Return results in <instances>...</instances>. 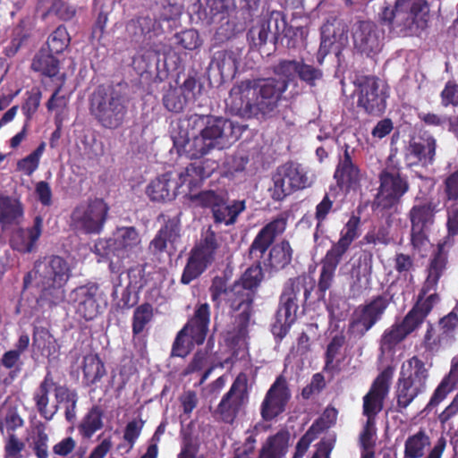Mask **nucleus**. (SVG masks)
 Masks as SVG:
<instances>
[{"label":"nucleus","instance_id":"nucleus-1","mask_svg":"<svg viewBox=\"0 0 458 458\" xmlns=\"http://www.w3.org/2000/svg\"><path fill=\"white\" fill-rule=\"evenodd\" d=\"M299 65L295 60H282L274 67L280 80L258 78L237 83L230 90L227 106L242 117L270 115L278 107L289 83L298 75Z\"/></svg>","mask_w":458,"mask_h":458},{"label":"nucleus","instance_id":"nucleus-2","mask_svg":"<svg viewBox=\"0 0 458 458\" xmlns=\"http://www.w3.org/2000/svg\"><path fill=\"white\" fill-rule=\"evenodd\" d=\"M233 123L222 117L191 114L180 119L172 131L174 144L191 158L224 149L236 139Z\"/></svg>","mask_w":458,"mask_h":458},{"label":"nucleus","instance_id":"nucleus-3","mask_svg":"<svg viewBox=\"0 0 458 458\" xmlns=\"http://www.w3.org/2000/svg\"><path fill=\"white\" fill-rule=\"evenodd\" d=\"M71 270L68 263L58 256L46 258L36 262L34 269L24 277V286L34 282L40 292L39 299L56 305L64 300V285L69 280Z\"/></svg>","mask_w":458,"mask_h":458},{"label":"nucleus","instance_id":"nucleus-4","mask_svg":"<svg viewBox=\"0 0 458 458\" xmlns=\"http://www.w3.org/2000/svg\"><path fill=\"white\" fill-rule=\"evenodd\" d=\"M263 278L262 269L259 264L249 267L240 281H237L226 293V301L230 306L232 317L234 319V328L232 339L237 342L244 341L247 335V327L250 322L251 303L254 288Z\"/></svg>","mask_w":458,"mask_h":458},{"label":"nucleus","instance_id":"nucleus-5","mask_svg":"<svg viewBox=\"0 0 458 458\" xmlns=\"http://www.w3.org/2000/svg\"><path fill=\"white\" fill-rule=\"evenodd\" d=\"M428 16L426 0H395L394 7H385L381 13L390 32L399 37L419 35L427 27Z\"/></svg>","mask_w":458,"mask_h":458},{"label":"nucleus","instance_id":"nucleus-6","mask_svg":"<svg viewBox=\"0 0 458 458\" xmlns=\"http://www.w3.org/2000/svg\"><path fill=\"white\" fill-rule=\"evenodd\" d=\"M99 256H106L113 273H120L126 263L137 258L141 250V238L133 226L119 227L109 239H100L94 246Z\"/></svg>","mask_w":458,"mask_h":458},{"label":"nucleus","instance_id":"nucleus-7","mask_svg":"<svg viewBox=\"0 0 458 458\" xmlns=\"http://www.w3.org/2000/svg\"><path fill=\"white\" fill-rule=\"evenodd\" d=\"M128 98L119 89L99 87L92 95L90 112L108 129L119 127L127 112Z\"/></svg>","mask_w":458,"mask_h":458},{"label":"nucleus","instance_id":"nucleus-8","mask_svg":"<svg viewBox=\"0 0 458 458\" xmlns=\"http://www.w3.org/2000/svg\"><path fill=\"white\" fill-rule=\"evenodd\" d=\"M307 281L306 276H298L289 279L284 284L276 319L272 325V332L276 337L285 336L294 323L299 309V296L302 293L305 300L309 297L310 290L306 286Z\"/></svg>","mask_w":458,"mask_h":458},{"label":"nucleus","instance_id":"nucleus-9","mask_svg":"<svg viewBox=\"0 0 458 458\" xmlns=\"http://www.w3.org/2000/svg\"><path fill=\"white\" fill-rule=\"evenodd\" d=\"M428 376V368L416 356L403 363L396 392L400 408L408 407L416 397L426 392Z\"/></svg>","mask_w":458,"mask_h":458},{"label":"nucleus","instance_id":"nucleus-10","mask_svg":"<svg viewBox=\"0 0 458 458\" xmlns=\"http://www.w3.org/2000/svg\"><path fill=\"white\" fill-rule=\"evenodd\" d=\"M210 322V309L208 303L196 307L193 317L178 333L172 348V355L185 357L195 344H202L206 339Z\"/></svg>","mask_w":458,"mask_h":458},{"label":"nucleus","instance_id":"nucleus-11","mask_svg":"<svg viewBox=\"0 0 458 458\" xmlns=\"http://www.w3.org/2000/svg\"><path fill=\"white\" fill-rule=\"evenodd\" d=\"M379 182L374 204L382 209H389L397 205L409 190L406 178L402 176L400 169L394 165H387L381 171Z\"/></svg>","mask_w":458,"mask_h":458},{"label":"nucleus","instance_id":"nucleus-12","mask_svg":"<svg viewBox=\"0 0 458 458\" xmlns=\"http://www.w3.org/2000/svg\"><path fill=\"white\" fill-rule=\"evenodd\" d=\"M388 304L386 296L378 295L359 305L350 318L348 334L354 338H361L381 319Z\"/></svg>","mask_w":458,"mask_h":458},{"label":"nucleus","instance_id":"nucleus-13","mask_svg":"<svg viewBox=\"0 0 458 458\" xmlns=\"http://www.w3.org/2000/svg\"><path fill=\"white\" fill-rule=\"evenodd\" d=\"M108 211L107 205L101 199L78 206L72 213V227L84 233H99Z\"/></svg>","mask_w":458,"mask_h":458},{"label":"nucleus","instance_id":"nucleus-14","mask_svg":"<svg viewBox=\"0 0 458 458\" xmlns=\"http://www.w3.org/2000/svg\"><path fill=\"white\" fill-rule=\"evenodd\" d=\"M445 255L436 254L428 267V274L419 294L414 309L424 319L439 301L436 293L438 280L445 269Z\"/></svg>","mask_w":458,"mask_h":458},{"label":"nucleus","instance_id":"nucleus-15","mask_svg":"<svg viewBox=\"0 0 458 458\" xmlns=\"http://www.w3.org/2000/svg\"><path fill=\"white\" fill-rule=\"evenodd\" d=\"M358 106L368 114H380L386 108L387 98L386 85L375 77H364L359 80Z\"/></svg>","mask_w":458,"mask_h":458},{"label":"nucleus","instance_id":"nucleus-16","mask_svg":"<svg viewBox=\"0 0 458 458\" xmlns=\"http://www.w3.org/2000/svg\"><path fill=\"white\" fill-rule=\"evenodd\" d=\"M216 250V237L211 233L192 250L182 275L181 282L183 284H188L197 278L213 262Z\"/></svg>","mask_w":458,"mask_h":458},{"label":"nucleus","instance_id":"nucleus-17","mask_svg":"<svg viewBox=\"0 0 458 458\" xmlns=\"http://www.w3.org/2000/svg\"><path fill=\"white\" fill-rule=\"evenodd\" d=\"M247 376L241 373L233 381L230 390L224 395L217 407L223 421L232 423L247 402Z\"/></svg>","mask_w":458,"mask_h":458},{"label":"nucleus","instance_id":"nucleus-18","mask_svg":"<svg viewBox=\"0 0 458 458\" xmlns=\"http://www.w3.org/2000/svg\"><path fill=\"white\" fill-rule=\"evenodd\" d=\"M352 39L357 51L367 56H372L381 51L385 33L371 21H360L353 27Z\"/></svg>","mask_w":458,"mask_h":458},{"label":"nucleus","instance_id":"nucleus-19","mask_svg":"<svg viewBox=\"0 0 458 458\" xmlns=\"http://www.w3.org/2000/svg\"><path fill=\"white\" fill-rule=\"evenodd\" d=\"M290 434L281 430L268 437L259 450V458H283L289 447ZM256 439L250 435L247 437L245 443L238 450L236 458H247L255 449Z\"/></svg>","mask_w":458,"mask_h":458},{"label":"nucleus","instance_id":"nucleus-20","mask_svg":"<svg viewBox=\"0 0 458 458\" xmlns=\"http://www.w3.org/2000/svg\"><path fill=\"white\" fill-rule=\"evenodd\" d=\"M457 328L458 315L454 310L439 320L437 330L432 325H428L424 335L426 349L428 351H437L440 347L451 345L455 339Z\"/></svg>","mask_w":458,"mask_h":458},{"label":"nucleus","instance_id":"nucleus-21","mask_svg":"<svg viewBox=\"0 0 458 458\" xmlns=\"http://www.w3.org/2000/svg\"><path fill=\"white\" fill-rule=\"evenodd\" d=\"M436 147V139L427 133L412 138L405 152L407 165L411 167L431 165L435 160Z\"/></svg>","mask_w":458,"mask_h":458},{"label":"nucleus","instance_id":"nucleus-22","mask_svg":"<svg viewBox=\"0 0 458 458\" xmlns=\"http://www.w3.org/2000/svg\"><path fill=\"white\" fill-rule=\"evenodd\" d=\"M290 398L291 393L288 389L286 380L283 377H278L270 386L262 402V418L265 420H270L282 413Z\"/></svg>","mask_w":458,"mask_h":458},{"label":"nucleus","instance_id":"nucleus-23","mask_svg":"<svg viewBox=\"0 0 458 458\" xmlns=\"http://www.w3.org/2000/svg\"><path fill=\"white\" fill-rule=\"evenodd\" d=\"M216 168L217 164L215 160L206 159L190 164L182 170L174 174V176L179 182V189L184 185L188 187V196L190 197L191 193H194V189L198 188L202 181L209 177Z\"/></svg>","mask_w":458,"mask_h":458},{"label":"nucleus","instance_id":"nucleus-24","mask_svg":"<svg viewBox=\"0 0 458 458\" xmlns=\"http://www.w3.org/2000/svg\"><path fill=\"white\" fill-rule=\"evenodd\" d=\"M98 287L95 284L80 286L71 292L69 301L73 305L76 313L90 320L98 314Z\"/></svg>","mask_w":458,"mask_h":458},{"label":"nucleus","instance_id":"nucleus-25","mask_svg":"<svg viewBox=\"0 0 458 458\" xmlns=\"http://www.w3.org/2000/svg\"><path fill=\"white\" fill-rule=\"evenodd\" d=\"M58 387L59 384L54 381L50 373H47L33 394L37 410L46 420H52L57 412L55 399Z\"/></svg>","mask_w":458,"mask_h":458},{"label":"nucleus","instance_id":"nucleus-26","mask_svg":"<svg viewBox=\"0 0 458 458\" xmlns=\"http://www.w3.org/2000/svg\"><path fill=\"white\" fill-rule=\"evenodd\" d=\"M285 26V21L278 12H273L267 18L257 21L248 33L249 39L255 47L267 42L269 35L276 36Z\"/></svg>","mask_w":458,"mask_h":458},{"label":"nucleus","instance_id":"nucleus-27","mask_svg":"<svg viewBox=\"0 0 458 458\" xmlns=\"http://www.w3.org/2000/svg\"><path fill=\"white\" fill-rule=\"evenodd\" d=\"M286 227V219L279 216L264 226L255 237L250 248L251 259H259L272 244L276 235L282 233Z\"/></svg>","mask_w":458,"mask_h":458},{"label":"nucleus","instance_id":"nucleus-28","mask_svg":"<svg viewBox=\"0 0 458 458\" xmlns=\"http://www.w3.org/2000/svg\"><path fill=\"white\" fill-rule=\"evenodd\" d=\"M180 239V225L178 221L173 219L157 232L154 239L149 243V250L153 254L161 252H172L175 250V245Z\"/></svg>","mask_w":458,"mask_h":458},{"label":"nucleus","instance_id":"nucleus-29","mask_svg":"<svg viewBox=\"0 0 458 458\" xmlns=\"http://www.w3.org/2000/svg\"><path fill=\"white\" fill-rule=\"evenodd\" d=\"M43 219L36 216L33 225L27 229H17L13 233L10 242L13 250L22 253L31 252L42 233Z\"/></svg>","mask_w":458,"mask_h":458},{"label":"nucleus","instance_id":"nucleus-30","mask_svg":"<svg viewBox=\"0 0 458 458\" xmlns=\"http://www.w3.org/2000/svg\"><path fill=\"white\" fill-rule=\"evenodd\" d=\"M334 176L339 187L345 191L359 186L362 174L358 166L352 162L347 149L340 158Z\"/></svg>","mask_w":458,"mask_h":458},{"label":"nucleus","instance_id":"nucleus-31","mask_svg":"<svg viewBox=\"0 0 458 458\" xmlns=\"http://www.w3.org/2000/svg\"><path fill=\"white\" fill-rule=\"evenodd\" d=\"M178 191L179 182L173 173H165L156 178L147 187L148 196L155 201L173 199Z\"/></svg>","mask_w":458,"mask_h":458},{"label":"nucleus","instance_id":"nucleus-32","mask_svg":"<svg viewBox=\"0 0 458 458\" xmlns=\"http://www.w3.org/2000/svg\"><path fill=\"white\" fill-rule=\"evenodd\" d=\"M387 393L386 381L377 377L369 392L363 397V414L367 420H375V416L383 408V400Z\"/></svg>","mask_w":458,"mask_h":458},{"label":"nucleus","instance_id":"nucleus-33","mask_svg":"<svg viewBox=\"0 0 458 458\" xmlns=\"http://www.w3.org/2000/svg\"><path fill=\"white\" fill-rule=\"evenodd\" d=\"M405 333L395 323L386 328L379 341V351L382 358L392 360L397 346L406 338Z\"/></svg>","mask_w":458,"mask_h":458},{"label":"nucleus","instance_id":"nucleus-34","mask_svg":"<svg viewBox=\"0 0 458 458\" xmlns=\"http://www.w3.org/2000/svg\"><path fill=\"white\" fill-rule=\"evenodd\" d=\"M246 208L244 200H232L228 202V196L222 201L213 215L216 224L231 225L236 223L238 216Z\"/></svg>","mask_w":458,"mask_h":458},{"label":"nucleus","instance_id":"nucleus-35","mask_svg":"<svg viewBox=\"0 0 458 458\" xmlns=\"http://www.w3.org/2000/svg\"><path fill=\"white\" fill-rule=\"evenodd\" d=\"M338 33L332 24H326L322 28L319 53L326 55L331 49L340 51L347 42V35L344 27L337 28Z\"/></svg>","mask_w":458,"mask_h":458},{"label":"nucleus","instance_id":"nucleus-36","mask_svg":"<svg viewBox=\"0 0 458 458\" xmlns=\"http://www.w3.org/2000/svg\"><path fill=\"white\" fill-rule=\"evenodd\" d=\"M23 218L21 203L10 197H0V223L4 225L19 224Z\"/></svg>","mask_w":458,"mask_h":458},{"label":"nucleus","instance_id":"nucleus-37","mask_svg":"<svg viewBox=\"0 0 458 458\" xmlns=\"http://www.w3.org/2000/svg\"><path fill=\"white\" fill-rule=\"evenodd\" d=\"M32 348L34 352L45 357L55 355L57 351L55 338L42 327L34 328Z\"/></svg>","mask_w":458,"mask_h":458},{"label":"nucleus","instance_id":"nucleus-38","mask_svg":"<svg viewBox=\"0 0 458 458\" xmlns=\"http://www.w3.org/2000/svg\"><path fill=\"white\" fill-rule=\"evenodd\" d=\"M32 69L47 77H55L59 73V61L54 56L53 53L43 49L34 57Z\"/></svg>","mask_w":458,"mask_h":458},{"label":"nucleus","instance_id":"nucleus-39","mask_svg":"<svg viewBox=\"0 0 458 458\" xmlns=\"http://www.w3.org/2000/svg\"><path fill=\"white\" fill-rule=\"evenodd\" d=\"M82 372L85 383L93 385L106 375V369L99 357L97 354L90 353L83 359Z\"/></svg>","mask_w":458,"mask_h":458},{"label":"nucleus","instance_id":"nucleus-40","mask_svg":"<svg viewBox=\"0 0 458 458\" xmlns=\"http://www.w3.org/2000/svg\"><path fill=\"white\" fill-rule=\"evenodd\" d=\"M429 445V437L425 431L420 430L406 439L403 458H421Z\"/></svg>","mask_w":458,"mask_h":458},{"label":"nucleus","instance_id":"nucleus-41","mask_svg":"<svg viewBox=\"0 0 458 458\" xmlns=\"http://www.w3.org/2000/svg\"><path fill=\"white\" fill-rule=\"evenodd\" d=\"M226 194L222 190H207L198 193H191L189 199L196 207L210 208L214 215L218 205L226 199Z\"/></svg>","mask_w":458,"mask_h":458},{"label":"nucleus","instance_id":"nucleus-42","mask_svg":"<svg viewBox=\"0 0 458 458\" xmlns=\"http://www.w3.org/2000/svg\"><path fill=\"white\" fill-rule=\"evenodd\" d=\"M229 0H198L194 5V12L198 18L207 23L211 22L215 17L223 13Z\"/></svg>","mask_w":458,"mask_h":458},{"label":"nucleus","instance_id":"nucleus-43","mask_svg":"<svg viewBox=\"0 0 458 458\" xmlns=\"http://www.w3.org/2000/svg\"><path fill=\"white\" fill-rule=\"evenodd\" d=\"M77 401L78 395L74 391L70 390L64 386L59 385L56 393L55 404H57V411L59 408L64 410L65 418L70 422H72L76 417Z\"/></svg>","mask_w":458,"mask_h":458},{"label":"nucleus","instance_id":"nucleus-44","mask_svg":"<svg viewBox=\"0 0 458 458\" xmlns=\"http://www.w3.org/2000/svg\"><path fill=\"white\" fill-rule=\"evenodd\" d=\"M411 228L429 229L434 222V212L430 204L415 205L409 213Z\"/></svg>","mask_w":458,"mask_h":458},{"label":"nucleus","instance_id":"nucleus-45","mask_svg":"<svg viewBox=\"0 0 458 458\" xmlns=\"http://www.w3.org/2000/svg\"><path fill=\"white\" fill-rule=\"evenodd\" d=\"M372 266L370 261H360L357 267L352 270L351 285L352 290L355 293H359L363 290L369 288L371 283Z\"/></svg>","mask_w":458,"mask_h":458},{"label":"nucleus","instance_id":"nucleus-46","mask_svg":"<svg viewBox=\"0 0 458 458\" xmlns=\"http://www.w3.org/2000/svg\"><path fill=\"white\" fill-rule=\"evenodd\" d=\"M283 167L285 169V174L288 176L293 191L304 189L311 184L312 180L303 165L297 163H288L284 165Z\"/></svg>","mask_w":458,"mask_h":458},{"label":"nucleus","instance_id":"nucleus-47","mask_svg":"<svg viewBox=\"0 0 458 458\" xmlns=\"http://www.w3.org/2000/svg\"><path fill=\"white\" fill-rule=\"evenodd\" d=\"M293 256V250L288 242L276 244L269 252L268 264L275 269H281L287 266Z\"/></svg>","mask_w":458,"mask_h":458},{"label":"nucleus","instance_id":"nucleus-48","mask_svg":"<svg viewBox=\"0 0 458 458\" xmlns=\"http://www.w3.org/2000/svg\"><path fill=\"white\" fill-rule=\"evenodd\" d=\"M447 236L444 242L438 244V253L443 254L446 246L452 245L451 238L458 235V200L446 207Z\"/></svg>","mask_w":458,"mask_h":458},{"label":"nucleus","instance_id":"nucleus-49","mask_svg":"<svg viewBox=\"0 0 458 458\" xmlns=\"http://www.w3.org/2000/svg\"><path fill=\"white\" fill-rule=\"evenodd\" d=\"M284 174L286 172L282 165L273 176V186L270 187L269 191L272 198L276 200H281L293 191L288 176Z\"/></svg>","mask_w":458,"mask_h":458},{"label":"nucleus","instance_id":"nucleus-50","mask_svg":"<svg viewBox=\"0 0 458 458\" xmlns=\"http://www.w3.org/2000/svg\"><path fill=\"white\" fill-rule=\"evenodd\" d=\"M103 426L102 413L97 407L92 408L83 418L78 427L80 433L84 437H90L93 434L100 429Z\"/></svg>","mask_w":458,"mask_h":458},{"label":"nucleus","instance_id":"nucleus-51","mask_svg":"<svg viewBox=\"0 0 458 458\" xmlns=\"http://www.w3.org/2000/svg\"><path fill=\"white\" fill-rule=\"evenodd\" d=\"M239 66V55L233 51L220 53L217 57V67L223 77H232Z\"/></svg>","mask_w":458,"mask_h":458},{"label":"nucleus","instance_id":"nucleus-52","mask_svg":"<svg viewBox=\"0 0 458 458\" xmlns=\"http://www.w3.org/2000/svg\"><path fill=\"white\" fill-rule=\"evenodd\" d=\"M153 318V309L149 304H142L137 307L132 318V333L134 335L143 332L145 327Z\"/></svg>","mask_w":458,"mask_h":458},{"label":"nucleus","instance_id":"nucleus-53","mask_svg":"<svg viewBox=\"0 0 458 458\" xmlns=\"http://www.w3.org/2000/svg\"><path fill=\"white\" fill-rule=\"evenodd\" d=\"M70 37L64 26H59L55 31L49 36L47 46V51L53 54L62 53L69 45Z\"/></svg>","mask_w":458,"mask_h":458},{"label":"nucleus","instance_id":"nucleus-54","mask_svg":"<svg viewBox=\"0 0 458 458\" xmlns=\"http://www.w3.org/2000/svg\"><path fill=\"white\" fill-rule=\"evenodd\" d=\"M45 144H40L33 152L17 163V169L26 175H31L38 167Z\"/></svg>","mask_w":458,"mask_h":458},{"label":"nucleus","instance_id":"nucleus-55","mask_svg":"<svg viewBox=\"0 0 458 458\" xmlns=\"http://www.w3.org/2000/svg\"><path fill=\"white\" fill-rule=\"evenodd\" d=\"M454 386L455 383L452 381L450 377H445L435 389L425 409L431 410L432 408L437 406L454 390Z\"/></svg>","mask_w":458,"mask_h":458},{"label":"nucleus","instance_id":"nucleus-56","mask_svg":"<svg viewBox=\"0 0 458 458\" xmlns=\"http://www.w3.org/2000/svg\"><path fill=\"white\" fill-rule=\"evenodd\" d=\"M429 229H411V242L415 250L425 255L430 249L431 243L428 238Z\"/></svg>","mask_w":458,"mask_h":458},{"label":"nucleus","instance_id":"nucleus-57","mask_svg":"<svg viewBox=\"0 0 458 458\" xmlns=\"http://www.w3.org/2000/svg\"><path fill=\"white\" fill-rule=\"evenodd\" d=\"M424 318L414 310L411 309L400 322H395L397 326L409 335L417 330L424 322Z\"/></svg>","mask_w":458,"mask_h":458},{"label":"nucleus","instance_id":"nucleus-58","mask_svg":"<svg viewBox=\"0 0 458 458\" xmlns=\"http://www.w3.org/2000/svg\"><path fill=\"white\" fill-rule=\"evenodd\" d=\"M376 432L375 420L371 419L367 420L360 436V442L363 452H374L373 447L376 442Z\"/></svg>","mask_w":458,"mask_h":458},{"label":"nucleus","instance_id":"nucleus-59","mask_svg":"<svg viewBox=\"0 0 458 458\" xmlns=\"http://www.w3.org/2000/svg\"><path fill=\"white\" fill-rule=\"evenodd\" d=\"M333 200L330 199L328 194H326L323 199L317 205L315 217L318 220L316 232L314 233V238L317 239L318 236V232H323V221L327 218V216L332 210Z\"/></svg>","mask_w":458,"mask_h":458},{"label":"nucleus","instance_id":"nucleus-60","mask_svg":"<svg viewBox=\"0 0 458 458\" xmlns=\"http://www.w3.org/2000/svg\"><path fill=\"white\" fill-rule=\"evenodd\" d=\"M359 225L360 218L352 216L342 229L338 241L351 246L352 242L360 235L358 231Z\"/></svg>","mask_w":458,"mask_h":458},{"label":"nucleus","instance_id":"nucleus-61","mask_svg":"<svg viewBox=\"0 0 458 458\" xmlns=\"http://www.w3.org/2000/svg\"><path fill=\"white\" fill-rule=\"evenodd\" d=\"M68 101L69 97L64 92L62 87L59 86L47 101V107L49 111L61 114L66 108Z\"/></svg>","mask_w":458,"mask_h":458},{"label":"nucleus","instance_id":"nucleus-62","mask_svg":"<svg viewBox=\"0 0 458 458\" xmlns=\"http://www.w3.org/2000/svg\"><path fill=\"white\" fill-rule=\"evenodd\" d=\"M337 410L333 407H327L322 416L312 424L310 428L313 429L317 434L320 433L326 428H330L333 424H335L337 418Z\"/></svg>","mask_w":458,"mask_h":458},{"label":"nucleus","instance_id":"nucleus-63","mask_svg":"<svg viewBox=\"0 0 458 458\" xmlns=\"http://www.w3.org/2000/svg\"><path fill=\"white\" fill-rule=\"evenodd\" d=\"M176 43L189 50L197 48L199 45V34L194 30H187L175 35Z\"/></svg>","mask_w":458,"mask_h":458},{"label":"nucleus","instance_id":"nucleus-64","mask_svg":"<svg viewBox=\"0 0 458 458\" xmlns=\"http://www.w3.org/2000/svg\"><path fill=\"white\" fill-rule=\"evenodd\" d=\"M24 443L14 434H10L4 445V458H23L21 452L24 449Z\"/></svg>","mask_w":458,"mask_h":458}]
</instances>
